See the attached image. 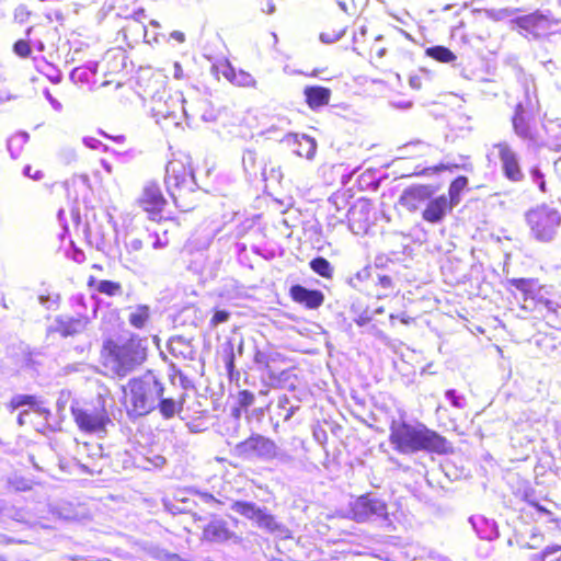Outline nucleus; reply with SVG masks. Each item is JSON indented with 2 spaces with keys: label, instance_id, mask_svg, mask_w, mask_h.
Instances as JSON below:
<instances>
[{
  "label": "nucleus",
  "instance_id": "obj_49",
  "mask_svg": "<svg viewBox=\"0 0 561 561\" xmlns=\"http://www.w3.org/2000/svg\"><path fill=\"white\" fill-rule=\"evenodd\" d=\"M233 360H234V355H233V354H231V355L229 356V360L227 362V369H228V371H229V373H231V371H232V369H233V366H234V365H233Z\"/></svg>",
  "mask_w": 561,
  "mask_h": 561
},
{
  "label": "nucleus",
  "instance_id": "obj_25",
  "mask_svg": "<svg viewBox=\"0 0 561 561\" xmlns=\"http://www.w3.org/2000/svg\"><path fill=\"white\" fill-rule=\"evenodd\" d=\"M310 267L312 268L313 272L325 278H330L333 273V268L330 262L321 256L313 259L310 262Z\"/></svg>",
  "mask_w": 561,
  "mask_h": 561
},
{
  "label": "nucleus",
  "instance_id": "obj_46",
  "mask_svg": "<svg viewBox=\"0 0 561 561\" xmlns=\"http://www.w3.org/2000/svg\"><path fill=\"white\" fill-rule=\"evenodd\" d=\"M410 85L415 90L421 89V79L419 77H411Z\"/></svg>",
  "mask_w": 561,
  "mask_h": 561
},
{
  "label": "nucleus",
  "instance_id": "obj_40",
  "mask_svg": "<svg viewBox=\"0 0 561 561\" xmlns=\"http://www.w3.org/2000/svg\"><path fill=\"white\" fill-rule=\"evenodd\" d=\"M446 397L450 400L451 404L456 408H463V397L457 396L455 390L446 391Z\"/></svg>",
  "mask_w": 561,
  "mask_h": 561
},
{
  "label": "nucleus",
  "instance_id": "obj_6",
  "mask_svg": "<svg viewBox=\"0 0 561 561\" xmlns=\"http://www.w3.org/2000/svg\"><path fill=\"white\" fill-rule=\"evenodd\" d=\"M350 517L357 523L387 520V504L380 499L362 495L351 504Z\"/></svg>",
  "mask_w": 561,
  "mask_h": 561
},
{
  "label": "nucleus",
  "instance_id": "obj_24",
  "mask_svg": "<svg viewBox=\"0 0 561 561\" xmlns=\"http://www.w3.org/2000/svg\"><path fill=\"white\" fill-rule=\"evenodd\" d=\"M468 185V179L466 176H458L456 180H454L449 186L448 194L449 198L448 202L453 207L457 206L460 202V194L465 190V187Z\"/></svg>",
  "mask_w": 561,
  "mask_h": 561
},
{
  "label": "nucleus",
  "instance_id": "obj_45",
  "mask_svg": "<svg viewBox=\"0 0 561 561\" xmlns=\"http://www.w3.org/2000/svg\"><path fill=\"white\" fill-rule=\"evenodd\" d=\"M164 561H188V560L182 559L179 554H175V553H168L164 557Z\"/></svg>",
  "mask_w": 561,
  "mask_h": 561
},
{
  "label": "nucleus",
  "instance_id": "obj_44",
  "mask_svg": "<svg viewBox=\"0 0 561 561\" xmlns=\"http://www.w3.org/2000/svg\"><path fill=\"white\" fill-rule=\"evenodd\" d=\"M241 76V81H238L239 84L250 85L254 82L253 78L250 75L242 73Z\"/></svg>",
  "mask_w": 561,
  "mask_h": 561
},
{
  "label": "nucleus",
  "instance_id": "obj_28",
  "mask_svg": "<svg viewBox=\"0 0 561 561\" xmlns=\"http://www.w3.org/2000/svg\"><path fill=\"white\" fill-rule=\"evenodd\" d=\"M98 291L107 296H115L122 291L119 283L112 280H100L96 286Z\"/></svg>",
  "mask_w": 561,
  "mask_h": 561
},
{
  "label": "nucleus",
  "instance_id": "obj_55",
  "mask_svg": "<svg viewBox=\"0 0 561 561\" xmlns=\"http://www.w3.org/2000/svg\"><path fill=\"white\" fill-rule=\"evenodd\" d=\"M11 542V539H9L7 536L4 535H0V543L2 545H8Z\"/></svg>",
  "mask_w": 561,
  "mask_h": 561
},
{
  "label": "nucleus",
  "instance_id": "obj_35",
  "mask_svg": "<svg viewBox=\"0 0 561 561\" xmlns=\"http://www.w3.org/2000/svg\"><path fill=\"white\" fill-rule=\"evenodd\" d=\"M343 36V32H323L320 34V41L324 44H332L337 42Z\"/></svg>",
  "mask_w": 561,
  "mask_h": 561
},
{
  "label": "nucleus",
  "instance_id": "obj_58",
  "mask_svg": "<svg viewBox=\"0 0 561 561\" xmlns=\"http://www.w3.org/2000/svg\"><path fill=\"white\" fill-rule=\"evenodd\" d=\"M163 247H164V244L159 239L153 243L154 249H160Z\"/></svg>",
  "mask_w": 561,
  "mask_h": 561
},
{
  "label": "nucleus",
  "instance_id": "obj_9",
  "mask_svg": "<svg viewBox=\"0 0 561 561\" xmlns=\"http://www.w3.org/2000/svg\"><path fill=\"white\" fill-rule=\"evenodd\" d=\"M493 149L496 150L504 176L511 182L523 181L525 175L519 163V157L512 146L506 141H501L495 144Z\"/></svg>",
  "mask_w": 561,
  "mask_h": 561
},
{
  "label": "nucleus",
  "instance_id": "obj_48",
  "mask_svg": "<svg viewBox=\"0 0 561 561\" xmlns=\"http://www.w3.org/2000/svg\"><path fill=\"white\" fill-rule=\"evenodd\" d=\"M83 142L87 147H90V148H95L96 147V144L99 142L98 140L93 139V138H84L83 139Z\"/></svg>",
  "mask_w": 561,
  "mask_h": 561
},
{
  "label": "nucleus",
  "instance_id": "obj_12",
  "mask_svg": "<svg viewBox=\"0 0 561 561\" xmlns=\"http://www.w3.org/2000/svg\"><path fill=\"white\" fill-rule=\"evenodd\" d=\"M435 191L431 185H412L407 187L400 198L399 204L410 213H415L420 207L430 201Z\"/></svg>",
  "mask_w": 561,
  "mask_h": 561
},
{
  "label": "nucleus",
  "instance_id": "obj_34",
  "mask_svg": "<svg viewBox=\"0 0 561 561\" xmlns=\"http://www.w3.org/2000/svg\"><path fill=\"white\" fill-rule=\"evenodd\" d=\"M229 317H230V314L228 311L217 310L210 320V324L213 327H217L220 323L227 322L229 320Z\"/></svg>",
  "mask_w": 561,
  "mask_h": 561
},
{
  "label": "nucleus",
  "instance_id": "obj_60",
  "mask_svg": "<svg viewBox=\"0 0 561 561\" xmlns=\"http://www.w3.org/2000/svg\"><path fill=\"white\" fill-rule=\"evenodd\" d=\"M150 25H152V26H154V27H159V26H160L159 22H158V21H156V20H151V21H150Z\"/></svg>",
  "mask_w": 561,
  "mask_h": 561
},
{
  "label": "nucleus",
  "instance_id": "obj_26",
  "mask_svg": "<svg viewBox=\"0 0 561 561\" xmlns=\"http://www.w3.org/2000/svg\"><path fill=\"white\" fill-rule=\"evenodd\" d=\"M427 55L442 62H450L456 59L454 53L444 46H434L428 48Z\"/></svg>",
  "mask_w": 561,
  "mask_h": 561
},
{
  "label": "nucleus",
  "instance_id": "obj_62",
  "mask_svg": "<svg viewBox=\"0 0 561 561\" xmlns=\"http://www.w3.org/2000/svg\"><path fill=\"white\" fill-rule=\"evenodd\" d=\"M445 169H446V165H444V164H440V165L435 168L436 171H442V170H445Z\"/></svg>",
  "mask_w": 561,
  "mask_h": 561
},
{
  "label": "nucleus",
  "instance_id": "obj_11",
  "mask_svg": "<svg viewBox=\"0 0 561 561\" xmlns=\"http://www.w3.org/2000/svg\"><path fill=\"white\" fill-rule=\"evenodd\" d=\"M72 415L80 430L89 433H102L105 425L110 422L104 408L96 409H75Z\"/></svg>",
  "mask_w": 561,
  "mask_h": 561
},
{
  "label": "nucleus",
  "instance_id": "obj_51",
  "mask_svg": "<svg viewBox=\"0 0 561 561\" xmlns=\"http://www.w3.org/2000/svg\"><path fill=\"white\" fill-rule=\"evenodd\" d=\"M368 275H369V271L367 268H364L362 272H358L356 274V277L362 280L365 277H368Z\"/></svg>",
  "mask_w": 561,
  "mask_h": 561
},
{
  "label": "nucleus",
  "instance_id": "obj_36",
  "mask_svg": "<svg viewBox=\"0 0 561 561\" xmlns=\"http://www.w3.org/2000/svg\"><path fill=\"white\" fill-rule=\"evenodd\" d=\"M533 181L538 184L541 192H546V182L543 180V174L538 168H533L530 171Z\"/></svg>",
  "mask_w": 561,
  "mask_h": 561
},
{
  "label": "nucleus",
  "instance_id": "obj_23",
  "mask_svg": "<svg viewBox=\"0 0 561 561\" xmlns=\"http://www.w3.org/2000/svg\"><path fill=\"white\" fill-rule=\"evenodd\" d=\"M183 401H175L171 398H160L157 402V408L159 409L161 415L164 419H171L176 413H179L182 410Z\"/></svg>",
  "mask_w": 561,
  "mask_h": 561
},
{
  "label": "nucleus",
  "instance_id": "obj_20",
  "mask_svg": "<svg viewBox=\"0 0 561 561\" xmlns=\"http://www.w3.org/2000/svg\"><path fill=\"white\" fill-rule=\"evenodd\" d=\"M11 405L13 407V409H19L24 405H28L41 415L49 414V411L46 408L42 407L41 402L34 396L18 394L12 398Z\"/></svg>",
  "mask_w": 561,
  "mask_h": 561
},
{
  "label": "nucleus",
  "instance_id": "obj_18",
  "mask_svg": "<svg viewBox=\"0 0 561 561\" xmlns=\"http://www.w3.org/2000/svg\"><path fill=\"white\" fill-rule=\"evenodd\" d=\"M304 93L306 101L311 108L327 105L331 96L330 89L323 87H307Z\"/></svg>",
  "mask_w": 561,
  "mask_h": 561
},
{
  "label": "nucleus",
  "instance_id": "obj_31",
  "mask_svg": "<svg viewBox=\"0 0 561 561\" xmlns=\"http://www.w3.org/2000/svg\"><path fill=\"white\" fill-rule=\"evenodd\" d=\"M512 285L523 291L525 295H528L533 288V279H528V278H515V279H512L511 280Z\"/></svg>",
  "mask_w": 561,
  "mask_h": 561
},
{
  "label": "nucleus",
  "instance_id": "obj_27",
  "mask_svg": "<svg viewBox=\"0 0 561 561\" xmlns=\"http://www.w3.org/2000/svg\"><path fill=\"white\" fill-rule=\"evenodd\" d=\"M543 21H545L543 15L538 14V13H533V14H528V15L518 18L517 24L519 25V27L530 31L533 28L538 27L540 25V23Z\"/></svg>",
  "mask_w": 561,
  "mask_h": 561
},
{
  "label": "nucleus",
  "instance_id": "obj_13",
  "mask_svg": "<svg viewBox=\"0 0 561 561\" xmlns=\"http://www.w3.org/2000/svg\"><path fill=\"white\" fill-rule=\"evenodd\" d=\"M453 208L454 207L448 202V197L445 195H440L436 198H430L422 213V218L427 222L438 224Z\"/></svg>",
  "mask_w": 561,
  "mask_h": 561
},
{
  "label": "nucleus",
  "instance_id": "obj_8",
  "mask_svg": "<svg viewBox=\"0 0 561 561\" xmlns=\"http://www.w3.org/2000/svg\"><path fill=\"white\" fill-rule=\"evenodd\" d=\"M165 184L174 202L184 188L191 190L194 184V174L191 168L186 167L182 160L174 159L165 167Z\"/></svg>",
  "mask_w": 561,
  "mask_h": 561
},
{
  "label": "nucleus",
  "instance_id": "obj_32",
  "mask_svg": "<svg viewBox=\"0 0 561 561\" xmlns=\"http://www.w3.org/2000/svg\"><path fill=\"white\" fill-rule=\"evenodd\" d=\"M256 154L252 150H245L242 157V163L245 171L253 170L255 167Z\"/></svg>",
  "mask_w": 561,
  "mask_h": 561
},
{
  "label": "nucleus",
  "instance_id": "obj_30",
  "mask_svg": "<svg viewBox=\"0 0 561 561\" xmlns=\"http://www.w3.org/2000/svg\"><path fill=\"white\" fill-rule=\"evenodd\" d=\"M13 51L18 56H20L22 58H26L31 55L32 49H31L30 43L27 41L20 39L18 42H15V44L13 46Z\"/></svg>",
  "mask_w": 561,
  "mask_h": 561
},
{
  "label": "nucleus",
  "instance_id": "obj_54",
  "mask_svg": "<svg viewBox=\"0 0 561 561\" xmlns=\"http://www.w3.org/2000/svg\"><path fill=\"white\" fill-rule=\"evenodd\" d=\"M274 12H275V4H274V3H272V2H270V3L267 4V11H266V13H267V14H273Z\"/></svg>",
  "mask_w": 561,
  "mask_h": 561
},
{
  "label": "nucleus",
  "instance_id": "obj_59",
  "mask_svg": "<svg viewBox=\"0 0 561 561\" xmlns=\"http://www.w3.org/2000/svg\"><path fill=\"white\" fill-rule=\"evenodd\" d=\"M243 347H244V344H243V341H241L240 344L238 345V354L239 355L243 354Z\"/></svg>",
  "mask_w": 561,
  "mask_h": 561
},
{
  "label": "nucleus",
  "instance_id": "obj_43",
  "mask_svg": "<svg viewBox=\"0 0 561 561\" xmlns=\"http://www.w3.org/2000/svg\"><path fill=\"white\" fill-rule=\"evenodd\" d=\"M560 550H561V546H549V547H546L545 550L542 551V560H545L550 554H553V553H556V552H558Z\"/></svg>",
  "mask_w": 561,
  "mask_h": 561
},
{
  "label": "nucleus",
  "instance_id": "obj_17",
  "mask_svg": "<svg viewBox=\"0 0 561 561\" xmlns=\"http://www.w3.org/2000/svg\"><path fill=\"white\" fill-rule=\"evenodd\" d=\"M139 202L147 211H159L165 204L161 190L156 183H148L144 187Z\"/></svg>",
  "mask_w": 561,
  "mask_h": 561
},
{
  "label": "nucleus",
  "instance_id": "obj_5",
  "mask_svg": "<svg viewBox=\"0 0 561 561\" xmlns=\"http://www.w3.org/2000/svg\"><path fill=\"white\" fill-rule=\"evenodd\" d=\"M184 103L185 100L181 93L163 92L152 98L151 112L157 123L161 124L162 127L178 126L181 115H187Z\"/></svg>",
  "mask_w": 561,
  "mask_h": 561
},
{
  "label": "nucleus",
  "instance_id": "obj_52",
  "mask_svg": "<svg viewBox=\"0 0 561 561\" xmlns=\"http://www.w3.org/2000/svg\"><path fill=\"white\" fill-rule=\"evenodd\" d=\"M24 173H25V175L31 176V167H26V168L24 169ZM39 174H41V172H39V171H37V172L35 173V175H32V178H34V179H39V178H41V176H39Z\"/></svg>",
  "mask_w": 561,
  "mask_h": 561
},
{
  "label": "nucleus",
  "instance_id": "obj_29",
  "mask_svg": "<svg viewBox=\"0 0 561 561\" xmlns=\"http://www.w3.org/2000/svg\"><path fill=\"white\" fill-rule=\"evenodd\" d=\"M8 484L18 492L30 491L32 489V482L23 477H11L8 479Z\"/></svg>",
  "mask_w": 561,
  "mask_h": 561
},
{
  "label": "nucleus",
  "instance_id": "obj_10",
  "mask_svg": "<svg viewBox=\"0 0 561 561\" xmlns=\"http://www.w3.org/2000/svg\"><path fill=\"white\" fill-rule=\"evenodd\" d=\"M236 450L240 456L261 457L272 459L277 456V446L275 443L264 436L254 435L239 443Z\"/></svg>",
  "mask_w": 561,
  "mask_h": 561
},
{
  "label": "nucleus",
  "instance_id": "obj_39",
  "mask_svg": "<svg viewBox=\"0 0 561 561\" xmlns=\"http://www.w3.org/2000/svg\"><path fill=\"white\" fill-rule=\"evenodd\" d=\"M144 248V243L138 238H131L126 242V249L129 253L139 252Z\"/></svg>",
  "mask_w": 561,
  "mask_h": 561
},
{
  "label": "nucleus",
  "instance_id": "obj_41",
  "mask_svg": "<svg viewBox=\"0 0 561 561\" xmlns=\"http://www.w3.org/2000/svg\"><path fill=\"white\" fill-rule=\"evenodd\" d=\"M30 16V12L27 11L25 5H20L14 11V18L20 22H24Z\"/></svg>",
  "mask_w": 561,
  "mask_h": 561
},
{
  "label": "nucleus",
  "instance_id": "obj_16",
  "mask_svg": "<svg viewBox=\"0 0 561 561\" xmlns=\"http://www.w3.org/2000/svg\"><path fill=\"white\" fill-rule=\"evenodd\" d=\"M290 296L296 302L301 304L309 309L320 307L324 299L321 291L311 290L301 285L293 286L290 288Z\"/></svg>",
  "mask_w": 561,
  "mask_h": 561
},
{
  "label": "nucleus",
  "instance_id": "obj_19",
  "mask_svg": "<svg viewBox=\"0 0 561 561\" xmlns=\"http://www.w3.org/2000/svg\"><path fill=\"white\" fill-rule=\"evenodd\" d=\"M513 128L515 134L523 139L535 140V134L533 133L529 124L526 122L523 115L522 105H517L515 115L513 117Z\"/></svg>",
  "mask_w": 561,
  "mask_h": 561
},
{
  "label": "nucleus",
  "instance_id": "obj_21",
  "mask_svg": "<svg viewBox=\"0 0 561 561\" xmlns=\"http://www.w3.org/2000/svg\"><path fill=\"white\" fill-rule=\"evenodd\" d=\"M150 319V308L146 305H138L130 308L128 314V322L136 329H142L146 327Z\"/></svg>",
  "mask_w": 561,
  "mask_h": 561
},
{
  "label": "nucleus",
  "instance_id": "obj_63",
  "mask_svg": "<svg viewBox=\"0 0 561 561\" xmlns=\"http://www.w3.org/2000/svg\"><path fill=\"white\" fill-rule=\"evenodd\" d=\"M382 282H383V284H387V282L389 283V282H390V279H389V277H383V278H382Z\"/></svg>",
  "mask_w": 561,
  "mask_h": 561
},
{
  "label": "nucleus",
  "instance_id": "obj_50",
  "mask_svg": "<svg viewBox=\"0 0 561 561\" xmlns=\"http://www.w3.org/2000/svg\"><path fill=\"white\" fill-rule=\"evenodd\" d=\"M135 20L140 21L142 18H145V10L139 9L134 13Z\"/></svg>",
  "mask_w": 561,
  "mask_h": 561
},
{
  "label": "nucleus",
  "instance_id": "obj_57",
  "mask_svg": "<svg viewBox=\"0 0 561 561\" xmlns=\"http://www.w3.org/2000/svg\"><path fill=\"white\" fill-rule=\"evenodd\" d=\"M545 305L548 308V310H554V305H556L554 302H552L550 300H546Z\"/></svg>",
  "mask_w": 561,
  "mask_h": 561
},
{
  "label": "nucleus",
  "instance_id": "obj_4",
  "mask_svg": "<svg viewBox=\"0 0 561 561\" xmlns=\"http://www.w3.org/2000/svg\"><path fill=\"white\" fill-rule=\"evenodd\" d=\"M531 236L539 242H551L561 225V215L554 208L542 205L526 214Z\"/></svg>",
  "mask_w": 561,
  "mask_h": 561
},
{
  "label": "nucleus",
  "instance_id": "obj_14",
  "mask_svg": "<svg viewBox=\"0 0 561 561\" xmlns=\"http://www.w3.org/2000/svg\"><path fill=\"white\" fill-rule=\"evenodd\" d=\"M87 325L88 319L85 317H60L50 325L49 331L59 333L61 336L67 337L83 332Z\"/></svg>",
  "mask_w": 561,
  "mask_h": 561
},
{
  "label": "nucleus",
  "instance_id": "obj_42",
  "mask_svg": "<svg viewBox=\"0 0 561 561\" xmlns=\"http://www.w3.org/2000/svg\"><path fill=\"white\" fill-rule=\"evenodd\" d=\"M199 497L206 504H215V505L221 504L220 501H218L211 494L206 493V492L199 493Z\"/></svg>",
  "mask_w": 561,
  "mask_h": 561
},
{
  "label": "nucleus",
  "instance_id": "obj_3",
  "mask_svg": "<svg viewBox=\"0 0 561 561\" xmlns=\"http://www.w3.org/2000/svg\"><path fill=\"white\" fill-rule=\"evenodd\" d=\"M146 358V347L140 341L129 340L116 345L107 357V367L117 376L124 377L131 373Z\"/></svg>",
  "mask_w": 561,
  "mask_h": 561
},
{
  "label": "nucleus",
  "instance_id": "obj_1",
  "mask_svg": "<svg viewBox=\"0 0 561 561\" xmlns=\"http://www.w3.org/2000/svg\"><path fill=\"white\" fill-rule=\"evenodd\" d=\"M390 442L402 454L419 450L443 453L446 439L423 424L410 425L393 421L390 426Z\"/></svg>",
  "mask_w": 561,
  "mask_h": 561
},
{
  "label": "nucleus",
  "instance_id": "obj_2",
  "mask_svg": "<svg viewBox=\"0 0 561 561\" xmlns=\"http://www.w3.org/2000/svg\"><path fill=\"white\" fill-rule=\"evenodd\" d=\"M128 389L133 412L137 415H146L154 410L164 390L152 373L129 380Z\"/></svg>",
  "mask_w": 561,
  "mask_h": 561
},
{
  "label": "nucleus",
  "instance_id": "obj_37",
  "mask_svg": "<svg viewBox=\"0 0 561 561\" xmlns=\"http://www.w3.org/2000/svg\"><path fill=\"white\" fill-rule=\"evenodd\" d=\"M268 354L255 348L254 363L261 367H268Z\"/></svg>",
  "mask_w": 561,
  "mask_h": 561
},
{
  "label": "nucleus",
  "instance_id": "obj_61",
  "mask_svg": "<svg viewBox=\"0 0 561 561\" xmlns=\"http://www.w3.org/2000/svg\"><path fill=\"white\" fill-rule=\"evenodd\" d=\"M339 7L343 10V11H346V4L344 2H339Z\"/></svg>",
  "mask_w": 561,
  "mask_h": 561
},
{
  "label": "nucleus",
  "instance_id": "obj_47",
  "mask_svg": "<svg viewBox=\"0 0 561 561\" xmlns=\"http://www.w3.org/2000/svg\"><path fill=\"white\" fill-rule=\"evenodd\" d=\"M171 37L176 39L178 42H181V43L184 42V39H185L184 34L182 32H180V31H173L171 33Z\"/></svg>",
  "mask_w": 561,
  "mask_h": 561
},
{
  "label": "nucleus",
  "instance_id": "obj_7",
  "mask_svg": "<svg viewBox=\"0 0 561 561\" xmlns=\"http://www.w3.org/2000/svg\"><path fill=\"white\" fill-rule=\"evenodd\" d=\"M231 510L270 533L283 535L287 531L284 526L276 522L275 517L271 515L266 508H262L253 502L234 501L231 504Z\"/></svg>",
  "mask_w": 561,
  "mask_h": 561
},
{
  "label": "nucleus",
  "instance_id": "obj_56",
  "mask_svg": "<svg viewBox=\"0 0 561 561\" xmlns=\"http://www.w3.org/2000/svg\"><path fill=\"white\" fill-rule=\"evenodd\" d=\"M102 165L103 168L106 170V172L111 173L112 172V167L110 165V163H107L106 161L102 160Z\"/></svg>",
  "mask_w": 561,
  "mask_h": 561
},
{
  "label": "nucleus",
  "instance_id": "obj_22",
  "mask_svg": "<svg viewBox=\"0 0 561 561\" xmlns=\"http://www.w3.org/2000/svg\"><path fill=\"white\" fill-rule=\"evenodd\" d=\"M295 142L298 145L297 149H295V152L299 157H305L309 160L313 158L317 150V142L313 138L307 135H295Z\"/></svg>",
  "mask_w": 561,
  "mask_h": 561
},
{
  "label": "nucleus",
  "instance_id": "obj_15",
  "mask_svg": "<svg viewBox=\"0 0 561 561\" xmlns=\"http://www.w3.org/2000/svg\"><path fill=\"white\" fill-rule=\"evenodd\" d=\"M203 538L211 542L222 543L228 540H236L238 537L228 528L225 520L215 519L204 528Z\"/></svg>",
  "mask_w": 561,
  "mask_h": 561
},
{
  "label": "nucleus",
  "instance_id": "obj_33",
  "mask_svg": "<svg viewBox=\"0 0 561 561\" xmlns=\"http://www.w3.org/2000/svg\"><path fill=\"white\" fill-rule=\"evenodd\" d=\"M238 402L241 407L248 408L254 403V394L248 390H242L238 394Z\"/></svg>",
  "mask_w": 561,
  "mask_h": 561
},
{
  "label": "nucleus",
  "instance_id": "obj_38",
  "mask_svg": "<svg viewBox=\"0 0 561 561\" xmlns=\"http://www.w3.org/2000/svg\"><path fill=\"white\" fill-rule=\"evenodd\" d=\"M531 542H527L523 546L525 549H536L543 540V536L539 531H534L530 536Z\"/></svg>",
  "mask_w": 561,
  "mask_h": 561
},
{
  "label": "nucleus",
  "instance_id": "obj_53",
  "mask_svg": "<svg viewBox=\"0 0 561 561\" xmlns=\"http://www.w3.org/2000/svg\"><path fill=\"white\" fill-rule=\"evenodd\" d=\"M27 414H28V412H27V411H23V412H21V413L19 414V416H18V423H19V425H23V424L25 423V421H24V416H25V415H27Z\"/></svg>",
  "mask_w": 561,
  "mask_h": 561
},
{
  "label": "nucleus",
  "instance_id": "obj_64",
  "mask_svg": "<svg viewBox=\"0 0 561 561\" xmlns=\"http://www.w3.org/2000/svg\"><path fill=\"white\" fill-rule=\"evenodd\" d=\"M382 282H383V284H387V282L389 283V282H390V279H389V277H383V278H382Z\"/></svg>",
  "mask_w": 561,
  "mask_h": 561
}]
</instances>
